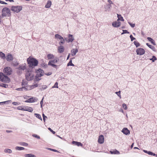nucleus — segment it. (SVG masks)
Listing matches in <instances>:
<instances>
[{
	"label": "nucleus",
	"instance_id": "23",
	"mask_svg": "<svg viewBox=\"0 0 157 157\" xmlns=\"http://www.w3.org/2000/svg\"><path fill=\"white\" fill-rule=\"evenodd\" d=\"M110 152L112 154L119 155L120 154V152L116 149H115L113 151H110Z\"/></svg>",
	"mask_w": 157,
	"mask_h": 157
},
{
	"label": "nucleus",
	"instance_id": "29",
	"mask_svg": "<svg viewBox=\"0 0 157 157\" xmlns=\"http://www.w3.org/2000/svg\"><path fill=\"white\" fill-rule=\"evenodd\" d=\"M0 57L2 59H4L6 58L5 55L2 52H0Z\"/></svg>",
	"mask_w": 157,
	"mask_h": 157
},
{
	"label": "nucleus",
	"instance_id": "57",
	"mask_svg": "<svg viewBox=\"0 0 157 157\" xmlns=\"http://www.w3.org/2000/svg\"><path fill=\"white\" fill-rule=\"evenodd\" d=\"M0 3L2 4H7V3H6V2L1 0H0Z\"/></svg>",
	"mask_w": 157,
	"mask_h": 157
},
{
	"label": "nucleus",
	"instance_id": "21",
	"mask_svg": "<svg viewBox=\"0 0 157 157\" xmlns=\"http://www.w3.org/2000/svg\"><path fill=\"white\" fill-rule=\"evenodd\" d=\"M52 5V2L50 0L48 1L47 4L45 6V7L46 8H49Z\"/></svg>",
	"mask_w": 157,
	"mask_h": 157
},
{
	"label": "nucleus",
	"instance_id": "8",
	"mask_svg": "<svg viewBox=\"0 0 157 157\" xmlns=\"http://www.w3.org/2000/svg\"><path fill=\"white\" fill-rule=\"evenodd\" d=\"M55 37L56 39H59L60 40V41L59 42V44L60 45H61V44H64L65 43V40L64 39L63 37L59 34H55Z\"/></svg>",
	"mask_w": 157,
	"mask_h": 157
},
{
	"label": "nucleus",
	"instance_id": "20",
	"mask_svg": "<svg viewBox=\"0 0 157 157\" xmlns=\"http://www.w3.org/2000/svg\"><path fill=\"white\" fill-rule=\"evenodd\" d=\"M55 57L53 54L49 53L47 55V58L48 59H52Z\"/></svg>",
	"mask_w": 157,
	"mask_h": 157
},
{
	"label": "nucleus",
	"instance_id": "9",
	"mask_svg": "<svg viewBox=\"0 0 157 157\" xmlns=\"http://www.w3.org/2000/svg\"><path fill=\"white\" fill-rule=\"evenodd\" d=\"M137 55H142L144 54L145 53L144 50L141 48H138L136 50Z\"/></svg>",
	"mask_w": 157,
	"mask_h": 157
},
{
	"label": "nucleus",
	"instance_id": "60",
	"mask_svg": "<svg viewBox=\"0 0 157 157\" xmlns=\"http://www.w3.org/2000/svg\"><path fill=\"white\" fill-rule=\"evenodd\" d=\"M107 0L108 1V2H109V3L112 4H113L112 2L110 0Z\"/></svg>",
	"mask_w": 157,
	"mask_h": 157
},
{
	"label": "nucleus",
	"instance_id": "11",
	"mask_svg": "<svg viewBox=\"0 0 157 157\" xmlns=\"http://www.w3.org/2000/svg\"><path fill=\"white\" fill-rule=\"evenodd\" d=\"M26 66L25 63L20 64L17 68V69L20 71H24L26 69Z\"/></svg>",
	"mask_w": 157,
	"mask_h": 157
},
{
	"label": "nucleus",
	"instance_id": "42",
	"mask_svg": "<svg viewBox=\"0 0 157 157\" xmlns=\"http://www.w3.org/2000/svg\"><path fill=\"white\" fill-rule=\"evenodd\" d=\"M46 149H48V150H50V151H54V152H58V151L57 150H56L52 149H51V148H47Z\"/></svg>",
	"mask_w": 157,
	"mask_h": 157
},
{
	"label": "nucleus",
	"instance_id": "35",
	"mask_svg": "<svg viewBox=\"0 0 157 157\" xmlns=\"http://www.w3.org/2000/svg\"><path fill=\"white\" fill-rule=\"evenodd\" d=\"M67 66H74V65L72 63V61L71 60L69 62V63L67 64Z\"/></svg>",
	"mask_w": 157,
	"mask_h": 157
},
{
	"label": "nucleus",
	"instance_id": "10",
	"mask_svg": "<svg viewBox=\"0 0 157 157\" xmlns=\"http://www.w3.org/2000/svg\"><path fill=\"white\" fill-rule=\"evenodd\" d=\"M3 72L7 75H9L11 74L12 71L11 68L10 67H6L3 70Z\"/></svg>",
	"mask_w": 157,
	"mask_h": 157
},
{
	"label": "nucleus",
	"instance_id": "13",
	"mask_svg": "<svg viewBox=\"0 0 157 157\" xmlns=\"http://www.w3.org/2000/svg\"><path fill=\"white\" fill-rule=\"evenodd\" d=\"M121 25V22L120 21H116L113 22L112 23V26L115 27L117 28L119 27Z\"/></svg>",
	"mask_w": 157,
	"mask_h": 157
},
{
	"label": "nucleus",
	"instance_id": "31",
	"mask_svg": "<svg viewBox=\"0 0 157 157\" xmlns=\"http://www.w3.org/2000/svg\"><path fill=\"white\" fill-rule=\"evenodd\" d=\"M150 60H151L153 62H155V61L157 60V58L156 57L154 56H152V58L149 59Z\"/></svg>",
	"mask_w": 157,
	"mask_h": 157
},
{
	"label": "nucleus",
	"instance_id": "39",
	"mask_svg": "<svg viewBox=\"0 0 157 157\" xmlns=\"http://www.w3.org/2000/svg\"><path fill=\"white\" fill-rule=\"evenodd\" d=\"M115 94H116L118 96H119L120 98H121V91H119L118 92H115Z\"/></svg>",
	"mask_w": 157,
	"mask_h": 157
},
{
	"label": "nucleus",
	"instance_id": "18",
	"mask_svg": "<svg viewBox=\"0 0 157 157\" xmlns=\"http://www.w3.org/2000/svg\"><path fill=\"white\" fill-rule=\"evenodd\" d=\"M64 48L62 46H59L58 49V52L59 53H61L63 52L64 51Z\"/></svg>",
	"mask_w": 157,
	"mask_h": 157
},
{
	"label": "nucleus",
	"instance_id": "45",
	"mask_svg": "<svg viewBox=\"0 0 157 157\" xmlns=\"http://www.w3.org/2000/svg\"><path fill=\"white\" fill-rule=\"evenodd\" d=\"M33 136L35 137V138H36L38 139H40V137L39 136L37 135L36 134H33Z\"/></svg>",
	"mask_w": 157,
	"mask_h": 157
},
{
	"label": "nucleus",
	"instance_id": "44",
	"mask_svg": "<svg viewBox=\"0 0 157 157\" xmlns=\"http://www.w3.org/2000/svg\"><path fill=\"white\" fill-rule=\"evenodd\" d=\"M58 82H56L55 83V84L54 86L52 87V88H58Z\"/></svg>",
	"mask_w": 157,
	"mask_h": 157
},
{
	"label": "nucleus",
	"instance_id": "12",
	"mask_svg": "<svg viewBox=\"0 0 157 157\" xmlns=\"http://www.w3.org/2000/svg\"><path fill=\"white\" fill-rule=\"evenodd\" d=\"M121 132L126 135H128L130 133V131L126 128H124L122 129Z\"/></svg>",
	"mask_w": 157,
	"mask_h": 157
},
{
	"label": "nucleus",
	"instance_id": "28",
	"mask_svg": "<svg viewBox=\"0 0 157 157\" xmlns=\"http://www.w3.org/2000/svg\"><path fill=\"white\" fill-rule=\"evenodd\" d=\"M15 148L16 150L19 151L23 150L25 149V148L23 147L18 146L15 147Z\"/></svg>",
	"mask_w": 157,
	"mask_h": 157
},
{
	"label": "nucleus",
	"instance_id": "6",
	"mask_svg": "<svg viewBox=\"0 0 157 157\" xmlns=\"http://www.w3.org/2000/svg\"><path fill=\"white\" fill-rule=\"evenodd\" d=\"M43 71L41 69L38 70L37 71V74L34 79L35 81H38L41 79L40 78L43 75Z\"/></svg>",
	"mask_w": 157,
	"mask_h": 157
},
{
	"label": "nucleus",
	"instance_id": "3",
	"mask_svg": "<svg viewBox=\"0 0 157 157\" xmlns=\"http://www.w3.org/2000/svg\"><path fill=\"white\" fill-rule=\"evenodd\" d=\"M37 86V83H35V84L32 85L26 86L25 87H22L17 88L16 89V90L19 91H26V90H30Z\"/></svg>",
	"mask_w": 157,
	"mask_h": 157
},
{
	"label": "nucleus",
	"instance_id": "4",
	"mask_svg": "<svg viewBox=\"0 0 157 157\" xmlns=\"http://www.w3.org/2000/svg\"><path fill=\"white\" fill-rule=\"evenodd\" d=\"M26 79L28 81H31L34 78V75L33 72L28 70L25 75Z\"/></svg>",
	"mask_w": 157,
	"mask_h": 157
},
{
	"label": "nucleus",
	"instance_id": "27",
	"mask_svg": "<svg viewBox=\"0 0 157 157\" xmlns=\"http://www.w3.org/2000/svg\"><path fill=\"white\" fill-rule=\"evenodd\" d=\"M146 45L149 48H150L152 49L153 51H155V47L154 46H152V45H151L149 44H148V43H146Z\"/></svg>",
	"mask_w": 157,
	"mask_h": 157
},
{
	"label": "nucleus",
	"instance_id": "55",
	"mask_svg": "<svg viewBox=\"0 0 157 157\" xmlns=\"http://www.w3.org/2000/svg\"><path fill=\"white\" fill-rule=\"evenodd\" d=\"M3 101V102H0V104H5V103L8 102L9 101Z\"/></svg>",
	"mask_w": 157,
	"mask_h": 157
},
{
	"label": "nucleus",
	"instance_id": "22",
	"mask_svg": "<svg viewBox=\"0 0 157 157\" xmlns=\"http://www.w3.org/2000/svg\"><path fill=\"white\" fill-rule=\"evenodd\" d=\"M72 144H75L76 145H77L78 146H80L81 147L82 146V144L80 142L75 141H73L72 142Z\"/></svg>",
	"mask_w": 157,
	"mask_h": 157
},
{
	"label": "nucleus",
	"instance_id": "36",
	"mask_svg": "<svg viewBox=\"0 0 157 157\" xmlns=\"http://www.w3.org/2000/svg\"><path fill=\"white\" fill-rule=\"evenodd\" d=\"M147 39L149 41L151 42L152 44L153 43L154 41L152 38L150 37H147Z\"/></svg>",
	"mask_w": 157,
	"mask_h": 157
},
{
	"label": "nucleus",
	"instance_id": "7",
	"mask_svg": "<svg viewBox=\"0 0 157 157\" xmlns=\"http://www.w3.org/2000/svg\"><path fill=\"white\" fill-rule=\"evenodd\" d=\"M22 7L21 6H12L11 8V10L14 13H18L22 10Z\"/></svg>",
	"mask_w": 157,
	"mask_h": 157
},
{
	"label": "nucleus",
	"instance_id": "14",
	"mask_svg": "<svg viewBox=\"0 0 157 157\" xmlns=\"http://www.w3.org/2000/svg\"><path fill=\"white\" fill-rule=\"evenodd\" d=\"M104 141V137L103 135H101L99 136L98 140V142L100 144H102Z\"/></svg>",
	"mask_w": 157,
	"mask_h": 157
},
{
	"label": "nucleus",
	"instance_id": "53",
	"mask_svg": "<svg viewBox=\"0 0 157 157\" xmlns=\"http://www.w3.org/2000/svg\"><path fill=\"white\" fill-rule=\"evenodd\" d=\"M122 106H123V108H124V109H125L126 110L127 109V106L125 104L123 103L122 104Z\"/></svg>",
	"mask_w": 157,
	"mask_h": 157
},
{
	"label": "nucleus",
	"instance_id": "64",
	"mask_svg": "<svg viewBox=\"0 0 157 157\" xmlns=\"http://www.w3.org/2000/svg\"><path fill=\"white\" fill-rule=\"evenodd\" d=\"M11 131H9V130H6V132L7 133H10V132H11Z\"/></svg>",
	"mask_w": 157,
	"mask_h": 157
},
{
	"label": "nucleus",
	"instance_id": "63",
	"mask_svg": "<svg viewBox=\"0 0 157 157\" xmlns=\"http://www.w3.org/2000/svg\"><path fill=\"white\" fill-rule=\"evenodd\" d=\"M6 1H9L10 2H14L13 0H5Z\"/></svg>",
	"mask_w": 157,
	"mask_h": 157
},
{
	"label": "nucleus",
	"instance_id": "61",
	"mask_svg": "<svg viewBox=\"0 0 157 157\" xmlns=\"http://www.w3.org/2000/svg\"><path fill=\"white\" fill-rule=\"evenodd\" d=\"M46 75H48V76H49V75H51L52 74V73L51 72H49L48 73H47V74H45Z\"/></svg>",
	"mask_w": 157,
	"mask_h": 157
},
{
	"label": "nucleus",
	"instance_id": "43",
	"mask_svg": "<svg viewBox=\"0 0 157 157\" xmlns=\"http://www.w3.org/2000/svg\"><path fill=\"white\" fill-rule=\"evenodd\" d=\"M128 23L132 27L134 28L135 26V24H132L129 22H128Z\"/></svg>",
	"mask_w": 157,
	"mask_h": 157
},
{
	"label": "nucleus",
	"instance_id": "19",
	"mask_svg": "<svg viewBox=\"0 0 157 157\" xmlns=\"http://www.w3.org/2000/svg\"><path fill=\"white\" fill-rule=\"evenodd\" d=\"M52 59V60L49 61L48 63L50 64L53 63H56L58 62L59 60L58 58L57 57H55V58H54V59Z\"/></svg>",
	"mask_w": 157,
	"mask_h": 157
},
{
	"label": "nucleus",
	"instance_id": "54",
	"mask_svg": "<svg viewBox=\"0 0 157 157\" xmlns=\"http://www.w3.org/2000/svg\"><path fill=\"white\" fill-rule=\"evenodd\" d=\"M33 101V102L37 101V99L36 98H32Z\"/></svg>",
	"mask_w": 157,
	"mask_h": 157
},
{
	"label": "nucleus",
	"instance_id": "46",
	"mask_svg": "<svg viewBox=\"0 0 157 157\" xmlns=\"http://www.w3.org/2000/svg\"><path fill=\"white\" fill-rule=\"evenodd\" d=\"M123 33H121V34H123L124 33H129V32L127 30H123Z\"/></svg>",
	"mask_w": 157,
	"mask_h": 157
},
{
	"label": "nucleus",
	"instance_id": "58",
	"mask_svg": "<svg viewBox=\"0 0 157 157\" xmlns=\"http://www.w3.org/2000/svg\"><path fill=\"white\" fill-rule=\"evenodd\" d=\"M27 106H23L22 111H26Z\"/></svg>",
	"mask_w": 157,
	"mask_h": 157
},
{
	"label": "nucleus",
	"instance_id": "48",
	"mask_svg": "<svg viewBox=\"0 0 157 157\" xmlns=\"http://www.w3.org/2000/svg\"><path fill=\"white\" fill-rule=\"evenodd\" d=\"M23 106H19L17 107V109L19 110H22Z\"/></svg>",
	"mask_w": 157,
	"mask_h": 157
},
{
	"label": "nucleus",
	"instance_id": "25",
	"mask_svg": "<svg viewBox=\"0 0 157 157\" xmlns=\"http://www.w3.org/2000/svg\"><path fill=\"white\" fill-rule=\"evenodd\" d=\"M4 152L6 153H8L10 154L12 152V151L10 149L6 148L4 150Z\"/></svg>",
	"mask_w": 157,
	"mask_h": 157
},
{
	"label": "nucleus",
	"instance_id": "56",
	"mask_svg": "<svg viewBox=\"0 0 157 157\" xmlns=\"http://www.w3.org/2000/svg\"><path fill=\"white\" fill-rule=\"evenodd\" d=\"M43 120L44 122L45 121V118H47L46 116H45L44 114H43Z\"/></svg>",
	"mask_w": 157,
	"mask_h": 157
},
{
	"label": "nucleus",
	"instance_id": "59",
	"mask_svg": "<svg viewBox=\"0 0 157 157\" xmlns=\"http://www.w3.org/2000/svg\"><path fill=\"white\" fill-rule=\"evenodd\" d=\"M43 98H42V100L40 102V104L41 105V107H42V104H43Z\"/></svg>",
	"mask_w": 157,
	"mask_h": 157
},
{
	"label": "nucleus",
	"instance_id": "33",
	"mask_svg": "<svg viewBox=\"0 0 157 157\" xmlns=\"http://www.w3.org/2000/svg\"><path fill=\"white\" fill-rule=\"evenodd\" d=\"M34 115H36V117L40 119L41 120H42V119L40 114L37 113H35Z\"/></svg>",
	"mask_w": 157,
	"mask_h": 157
},
{
	"label": "nucleus",
	"instance_id": "5",
	"mask_svg": "<svg viewBox=\"0 0 157 157\" xmlns=\"http://www.w3.org/2000/svg\"><path fill=\"white\" fill-rule=\"evenodd\" d=\"M0 81L4 82L9 83L10 80L8 76L5 75L2 73H0Z\"/></svg>",
	"mask_w": 157,
	"mask_h": 157
},
{
	"label": "nucleus",
	"instance_id": "49",
	"mask_svg": "<svg viewBox=\"0 0 157 157\" xmlns=\"http://www.w3.org/2000/svg\"><path fill=\"white\" fill-rule=\"evenodd\" d=\"M130 37L131 39V41H133V40L136 39L135 38L133 37L132 35H130Z\"/></svg>",
	"mask_w": 157,
	"mask_h": 157
},
{
	"label": "nucleus",
	"instance_id": "41",
	"mask_svg": "<svg viewBox=\"0 0 157 157\" xmlns=\"http://www.w3.org/2000/svg\"><path fill=\"white\" fill-rule=\"evenodd\" d=\"M47 88V86L46 85H43L42 86V88H41V90H44L46 89Z\"/></svg>",
	"mask_w": 157,
	"mask_h": 157
},
{
	"label": "nucleus",
	"instance_id": "40",
	"mask_svg": "<svg viewBox=\"0 0 157 157\" xmlns=\"http://www.w3.org/2000/svg\"><path fill=\"white\" fill-rule=\"evenodd\" d=\"M148 154L149 155H153V156H155L156 154L150 151H148Z\"/></svg>",
	"mask_w": 157,
	"mask_h": 157
},
{
	"label": "nucleus",
	"instance_id": "26",
	"mask_svg": "<svg viewBox=\"0 0 157 157\" xmlns=\"http://www.w3.org/2000/svg\"><path fill=\"white\" fill-rule=\"evenodd\" d=\"M24 156L25 157H36L35 155L32 154H25Z\"/></svg>",
	"mask_w": 157,
	"mask_h": 157
},
{
	"label": "nucleus",
	"instance_id": "47",
	"mask_svg": "<svg viewBox=\"0 0 157 157\" xmlns=\"http://www.w3.org/2000/svg\"><path fill=\"white\" fill-rule=\"evenodd\" d=\"M12 104L14 105H18L20 104L19 103H18L16 102H12Z\"/></svg>",
	"mask_w": 157,
	"mask_h": 157
},
{
	"label": "nucleus",
	"instance_id": "37",
	"mask_svg": "<svg viewBox=\"0 0 157 157\" xmlns=\"http://www.w3.org/2000/svg\"><path fill=\"white\" fill-rule=\"evenodd\" d=\"M32 98H29L27 100H26L25 102H33V101Z\"/></svg>",
	"mask_w": 157,
	"mask_h": 157
},
{
	"label": "nucleus",
	"instance_id": "52",
	"mask_svg": "<svg viewBox=\"0 0 157 157\" xmlns=\"http://www.w3.org/2000/svg\"><path fill=\"white\" fill-rule=\"evenodd\" d=\"M48 129L51 132H52L53 134H55V133L56 132L52 130L51 128H49Z\"/></svg>",
	"mask_w": 157,
	"mask_h": 157
},
{
	"label": "nucleus",
	"instance_id": "24",
	"mask_svg": "<svg viewBox=\"0 0 157 157\" xmlns=\"http://www.w3.org/2000/svg\"><path fill=\"white\" fill-rule=\"evenodd\" d=\"M117 17L118 18V19L117 20V21H118L119 20H120L122 21H124V19L123 17L121 16V15L117 14Z\"/></svg>",
	"mask_w": 157,
	"mask_h": 157
},
{
	"label": "nucleus",
	"instance_id": "32",
	"mask_svg": "<svg viewBox=\"0 0 157 157\" xmlns=\"http://www.w3.org/2000/svg\"><path fill=\"white\" fill-rule=\"evenodd\" d=\"M0 86L6 88L8 87V85L6 84L1 83L0 84Z\"/></svg>",
	"mask_w": 157,
	"mask_h": 157
},
{
	"label": "nucleus",
	"instance_id": "30",
	"mask_svg": "<svg viewBox=\"0 0 157 157\" xmlns=\"http://www.w3.org/2000/svg\"><path fill=\"white\" fill-rule=\"evenodd\" d=\"M33 109L32 107L27 106L26 111L32 112H33Z\"/></svg>",
	"mask_w": 157,
	"mask_h": 157
},
{
	"label": "nucleus",
	"instance_id": "34",
	"mask_svg": "<svg viewBox=\"0 0 157 157\" xmlns=\"http://www.w3.org/2000/svg\"><path fill=\"white\" fill-rule=\"evenodd\" d=\"M134 43L136 47H138L140 46V44L137 41H134Z\"/></svg>",
	"mask_w": 157,
	"mask_h": 157
},
{
	"label": "nucleus",
	"instance_id": "1",
	"mask_svg": "<svg viewBox=\"0 0 157 157\" xmlns=\"http://www.w3.org/2000/svg\"><path fill=\"white\" fill-rule=\"evenodd\" d=\"M27 61L30 67H33L36 66L38 64V61L36 59L30 57L27 59Z\"/></svg>",
	"mask_w": 157,
	"mask_h": 157
},
{
	"label": "nucleus",
	"instance_id": "17",
	"mask_svg": "<svg viewBox=\"0 0 157 157\" xmlns=\"http://www.w3.org/2000/svg\"><path fill=\"white\" fill-rule=\"evenodd\" d=\"M78 52V49H77L73 48L71 51V55L72 56H74L75 55L76 53Z\"/></svg>",
	"mask_w": 157,
	"mask_h": 157
},
{
	"label": "nucleus",
	"instance_id": "15",
	"mask_svg": "<svg viewBox=\"0 0 157 157\" xmlns=\"http://www.w3.org/2000/svg\"><path fill=\"white\" fill-rule=\"evenodd\" d=\"M68 39L67 40L68 43L72 42L74 40V38L72 35L69 34L68 35Z\"/></svg>",
	"mask_w": 157,
	"mask_h": 157
},
{
	"label": "nucleus",
	"instance_id": "38",
	"mask_svg": "<svg viewBox=\"0 0 157 157\" xmlns=\"http://www.w3.org/2000/svg\"><path fill=\"white\" fill-rule=\"evenodd\" d=\"M48 65H50L53 67H54L56 68H57V66L55 64H53V63H48Z\"/></svg>",
	"mask_w": 157,
	"mask_h": 157
},
{
	"label": "nucleus",
	"instance_id": "2",
	"mask_svg": "<svg viewBox=\"0 0 157 157\" xmlns=\"http://www.w3.org/2000/svg\"><path fill=\"white\" fill-rule=\"evenodd\" d=\"M10 10L7 7H4L2 11V17H9L11 16Z\"/></svg>",
	"mask_w": 157,
	"mask_h": 157
},
{
	"label": "nucleus",
	"instance_id": "51",
	"mask_svg": "<svg viewBox=\"0 0 157 157\" xmlns=\"http://www.w3.org/2000/svg\"><path fill=\"white\" fill-rule=\"evenodd\" d=\"M21 145L24 146H27L28 145V144L27 143L25 142L22 143L21 144Z\"/></svg>",
	"mask_w": 157,
	"mask_h": 157
},
{
	"label": "nucleus",
	"instance_id": "50",
	"mask_svg": "<svg viewBox=\"0 0 157 157\" xmlns=\"http://www.w3.org/2000/svg\"><path fill=\"white\" fill-rule=\"evenodd\" d=\"M18 64H19V63L17 62H16L15 63H13V65L14 66H17L18 65Z\"/></svg>",
	"mask_w": 157,
	"mask_h": 157
},
{
	"label": "nucleus",
	"instance_id": "16",
	"mask_svg": "<svg viewBox=\"0 0 157 157\" xmlns=\"http://www.w3.org/2000/svg\"><path fill=\"white\" fill-rule=\"evenodd\" d=\"M6 59L8 61H10L13 59V57L11 54H9L6 57Z\"/></svg>",
	"mask_w": 157,
	"mask_h": 157
},
{
	"label": "nucleus",
	"instance_id": "62",
	"mask_svg": "<svg viewBox=\"0 0 157 157\" xmlns=\"http://www.w3.org/2000/svg\"><path fill=\"white\" fill-rule=\"evenodd\" d=\"M143 151L145 152V153H147L148 154V151H147V150H143Z\"/></svg>",
	"mask_w": 157,
	"mask_h": 157
}]
</instances>
